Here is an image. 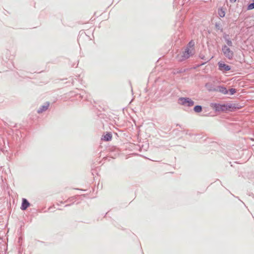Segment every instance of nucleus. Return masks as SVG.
<instances>
[{
  "instance_id": "1",
  "label": "nucleus",
  "mask_w": 254,
  "mask_h": 254,
  "mask_svg": "<svg viewBox=\"0 0 254 254\" xmlns=\"http://www.w3.org/2000/svg\"><path fill=\"white\" fill-rule=\"evenodd\" d=\"M194 42L193 41H190L187 47L185 49V51L182 52L181 53L179 54L177 58L179 61H185L190 56L193 55L194 53Z\"/></svg>"
},
{
  "instance_id": "2",
  "label": "nucleus",
  "mask_w": 254,
  "mask_h": 254,
  "mask_svg": "<svg viewBox=\"0 0 254 254\" xmlns=\"http://www.w3.org/2000/svg\"><path fill=\"white\" fill-rule=\"evenodd\" d=\"M227 45L222 46V51L223 55L229 60H232L234 57V52L230 47L233 46V43L231 40H225Z\"/></svg>"
},
{
  "instance_id": "3",
  "label": "nucleus",
  "mask_w": 254,
  "mask_h": 254,
  "mask_svg": "<svg viewBox=\"0 0 254 254\" xmlns=\"http://www.w3.org/2000/svg\"><path fill=\"white\" fill-rule=\"evenodd\" d=\"M234 106L232 104H215L213 105V108L216 111L218 112H224L227 111H231L232 109H233Z\"/></svg>"
},
{
  "instance_id": "4",
  "label": "nucleus",
  "mask_w": 254,
  "mask_h": 254,
  "mask_svg": "<svg viewBox=\"0 0 254 254\" xmlns=\"http://www.w3.org/2000/svg\"><path fill=\"white\" fill-rule=\"evenodd\" d=\"M179 104L188 107H191L194 105V102L189 98L181 97L179 99Z\"/></svg>"
},
{
  "instance_id": "5",
  "label": "nucleus",
  "mask_w": 254,
  "mask_h": 254,
  "mask_svg": "<svg viewBox=\"0 0 254 254\" xmlns=\"http://www.w3.org/2000/svg\"><path fill=\"white\" fill-rule=\"evenodd\" d=\"M218 65L219 70L223 72H226L231 69V67L229 65L225 64L223 62H219L218 63Z\"/></svg>"
},
{
  "instance_id": "6",
  "label": "nucleus",
  "mask_w": 254,
  "mask_h": 254,
  "mask_svg": "<svg viewBox=\"0 0 254 254\" xmlns=\"http://www.w3.org/2000/svg\"><path fill=\"white\" fill-rule=\"evenodd\" d=\"M29 205L30 204L28 202V201L26 199L23 198L22 200V203L21 206V209L25 210Z\"/></svg>"
},
{
  "instance_id": "7",
  "label": "nucleus",
  "mask_w": 254,
  "mask_h": 254,
  "mask_svg": "<svg viewBox=\"0 0 254 254\" xmlns=\"http://www.w3.org/2000/svg\"><path fill=\"white\" fill-rule=\"evenodd\" d=\"M49 106V103H46L44 105H43L38 110V113H41L44 111H46Z\"/></svg>"
},
{
  "instance_id": "8",
  "label": "nucleus",
  "mask_w": 254,
  "mask_h": 254,
  "mask_svg": "<svg viewBox=\"0 0 254 254\" xmlns=\"http://www.w3.org/2000/svg\"><path fill=\"white\" fill-rule=\"evenodd\" d=\"M112 135L111 133H107L103 136L102 139L105 141H109L112 139Z\"/></svg>"
},
{
  "instance_id": "9",
  "label": "nucleus",
  "mask_w": 254,
  "mask_h": 254,
  "mask_svg": "<svg viewBox=\"0 0 254 254\" xmlns=\"http://www.w3.org/2000/svg\"><path fill=\"white\" fill-rule=\"evenodd\" d=\"M218 91L220 92H221L223 94H226L228 93V90L227 89L224 87H218Z\"/></svg>"
},
{
  "instance_id": "10",
  "label": "nucleus",
  "mask_w": 254,
  "mask_h": 254,
  "mask_svg": "<svg viewBox=\"0 0 254 254\" xmlns=\"http://www.w3.org/2000/svg\"><path fill=\"white\" fill-rule=\"evenodd\" d=\"M194 111L196 113H200L202 111V108L200 106H195L194 107Z\"/></svg>"
},
{
  "instance_id": "11",
  "label": "nucleus",
  "mask_w": 254,
  "mask_h": 254,
  "mask_svg": "<svg viewBox=\"0 0 254 254\" xmlns=\"http://www.w3.org/2000/svg\"><path fill=\"white\" fill-rule=\"evenodd\" d=\"M218 14L219 16L221 17H223L225 16V12L222 9H220L218 11Z\"/></svg>"
},
{
  "instance_id": "12",
  "label": "nucleus",
  "mask_w": 254,
  "mask_h": 254,
  "mask_svg": "<svg viewBox=\"0 0 254 254\" xmlns=\"http://www.w3.org/2000/svg\"><path fill=\"white\" fill-rule=\"evenodd\" d=\"M230 93L231 95H233L236 92V90L234 88H231L229 90Z\"/></svg>"
},
{
  "instance_id": "13",
  "label": "nucleus",
  "mask_w": 254,
  "mask_h": 254,
  "mask_svg": "<svg viewBox=\"0 0 254 254\" xmlns=\"http://www.w3.org/2000/svg\"><path fill=\"white\" fill-rule=\"evenodd\" d=\"M230 1L231 2H234L236 1V0H230Z\"/></svg>"
}]
</instances>
